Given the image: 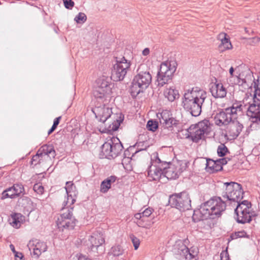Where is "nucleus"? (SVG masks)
<instances>
[{
	"label": "nucleus",
	"mask_w": 260,
	"mask_h": 260,
	"mask_svg": "<svg viewBox=\"0 0 260 260\" xmlns=\"http://www.w3.org/2000/svg\"><path fill=\"white\" fill-rule=\"evenodd\" d=\"M123 253V250L119 245L113 246L111 249L110 253L114 256H118Z\"/></svg>",
	"instance_id": "nucleus-36"
},
{
	"label": "nucleus",
	"mask_w": 260,
	"mask_h": 260,
	"mask_svg": "<svg viewBox=\"0 0 260 260\" xmlns=\"http://www.w3.org/2000/svg\"><path fill=\"white\" fill-rule=\"evenodd\" d=\"M251 72H250L249 70L248 71L247 74H248L250 78L253 77V76L251 75Z\"/></svg>",
	"instance_id": "nucleus-55"
},
{
	"label": "nucleus",
	"mask_w": 260,
	"mask_h": 260,
	"mask_svg": "<svg viewBox=\"0 0 260 260\" xmlns=\"http://www.w3.org/2000/svg\"><path fill=\"white\" fill-rule=\"evenodd\" d=\"M242 110L243 107L241 104H234L232 106L216 114L214 117L215 124L219 126H226L234 119L236 118L238 113Z\"/></svg>",
	"instance_id": "nucleus-4"
},
{
	"label": "nucleus",
	"mask_w": 260,
	"mask_h": 260,
	"mask_svg": "<svg viewBox=\"0 0 260 260\" xmlns=\"http://www.w3.org/2000/svg\"><path fill=\"white\" fill-rule=\"evenodd\" d=\"M32 247L30 246L29 249L30 250L32 249V255L36 258H38L42 252L46 251L47 249L46 244L44 242L38 241L35 244H33ZM30 245V243H29Z\"/></svg>",
	"instance_id": "nucleus-23"
},
{
	"label": "nucleus",
	"mask_w": 260,
	"mask_h": 260,
	"mask_svg": "<svg viewBox=\"0 0 260 260\" xmlns=\"http://www.w3.org/2000/svg\"><path fill=\"white\" fill-rule=\"evenodd\" d=\"M207 98V92L199 88H192L185 92L182 98V106L193 116H199L202 112L205 100Z\"/></svg>",
	"instance_id": "nucleus-2"
},
{
	"label": "nucleus",
	"mask_w": 260,
	"mask_h": 260,
	"mask_svg": "<svg viewBox=\"0 0 260 260\" xmlns=\"http://www.w3.org/2000/svg\"><path fill=\"white\" fill-rule=\"evenodd\" d=\"M153 211L154 210L152 208L148 207L146 208L144 211L139 213L141 214L142 216H143V217H148L150 219H153L154 216L152 218H151V215L152 214Z\"/></svg>",
	"instance_id": "nucleus-39"
},
{
	"label": "nucleus",
	"mask_w": 260,
	"mask_h": 260,
	"mask_svg": "<svg viewBox=\"0 0 260 260\" xmlns=\"http://www.w3.org/2000/svg\"><path fill=\"white\" fill-rule=\"evenodd\" d=\"M48 159H43V160H41V164H43L44 162V160H47Z\"/></svg>",
	"instance_id": "nucleus-56"
},
{
	"label": "nucleus",
	"mask_w": 260,
	"mask_h": 260,
	"mask_svg": "<svg viewBox=\"0 0 260 260\" xmlns=\"http://www.w3.org/2000/svg\"><path fill=\"white\" fill-rule=\"evenodd\" d=\"M63 2L66 8L68 9H71L74 5V3L72 0H63Z\"/></svg>",
	"instance_id": "nucleus-44"
},
{
	"label": "nucleus",
	"mask_w": 260,
	"mask_h": 260,
	"mask_svg": "<svg viewBox=\"0 0 260 260\" xmlns=\"http://www.w3.org/2000/svg\"><path fill=\"white\" fill-rule=\"evenodd\" d=\"M164 96L169 101L173 102L179 98V92L173 87L167 88L164 92Z\"/></svg>",
	"instance_id": "nucleus-30"
},
{
	"label": "nucleus",
	"mask_w": 260,
	"mask_h": 260,
	"mask_svg": "<svg viewBox=\"0 0 260 260\" xmlns=\"http://www.w3.org/2000/svg\"><path fill=\"white\" fill-rule=\"evenodd\" d=\"M118 128V126H117L116 125H113L112 127V130L115 131H116Z\"/></svg>",
	"instance_id": "nucleus-54"
},
{
	"label": "nucleus",
	"mask_w": 260,
	"mask_h": 260,
	"mask_svg": "<svg viewBox=\"0 0 260 260\" xmlns=\"http://www.w3.org/2000/svg\"><path fill=\"white\" fill-rule=\"evenodd\" d=\"M149 52H150L149 49L148 48H146L143 50L142 54L144 56H147V55H148L149 54Z\"/></svg>",
	"instance_id": "nucleus-49"
},
{
	"label": "nucleus",
	"mask_w": 260,
	"mask_h": 260,
	"mask_svg": "<svg viewBox=\"0 0 260 260\" xmlns=\"http://www.w3.org/2000/svg\"><path fill=\"white\" fill-rule=\"evenodd\" d=\"M116 179L117 177L115 176H111L103 181L101 184V191L103 193L107 192Z\"/></svg>",
	"instance_id": "nucleus-26"
},
{
	"label": "nucleus",
	"mask_w": 260,
	"mask_h": 260,
	"mask_svg": "<svg viewBox=\"0 0 260 260\" xmlns=\"http://www.w3.org/2000/svg\"><path fill=\"white\" fill-rule=\"evenodd\" d=\"M78 260H91V259L86 257L85 256L81 255L78 257Z\"/></svg>",
	"instance_id": "nucleus-50"
},
{
	"label": "nucleus",
	"mask_w": 260,
	"mask_h": 260,
	"mask_svg": "<svg viewBox=\"0 0 260 260\" xmlns=\"http://www.w3.org/2000/svg\"><path fill=\"white\" fill-rule=\"evenodd\" d=\"M23 219L24 216L21 214L15 213L11 216L10 223L13 228L18 229L23 223Z\"/></svg>",
	"instance_id": "nucleus-29"
},
{
	"label": "nucleus",
	"mask_w": 260,
	"mask_h": 260,
	"mask_svg": "<svg viewBox=\"0 0 260 260\" xmlns=\"http://www.w3.org/2000/svg\"><path fill=\"white\" fill-rule=\"evenodd\" d=\"M61 116H59V117L56 118L54 120L53 124L52 126H54V127L56 128V127L57 126V125H58V124L59 123V121H60V120L61 119Z\"/></svg>",
	"instance_id": "nucleus-48"
},
{
	"label": "nucleus",
	"mask_w": 260,
	"mask_h": 260,
	"mask_svg": "<svg viewBox=\"0 0 260 260\" xmlns=\"http://www.w3.org/2000/svg\"><path fill=\"white\" fill-rule=\"evenodd\" d=\"M217 162L219 165L222 167L223 165H226L228 162L227 159L226 158H222L217 159Z\"/></svg>",
	"instance_id": "nucleus-46"
},
{
	"label": "nucleus",
	"mask_w": 260,
	"mask_h": 260,
	"mask_svg": "<svg viewBox=\"0 0 260 260\" xmlns=\"http://www.w3.org/2000/svg\"><path fill=\"white\" fill-rule=\"evenodd\" d=\"M157 123L152 120H149L147 124V128L148 130L154 132L157 128Z\"/></svg>",
	"instance_id": "nucleus-41"
},
{
	"label": "nucleus",
	"mask_w": 260,
	"mask_h": 260,
	"mask_svg": "<svg viewBox=\"0 0 260 260\" xmlns=\"http://www.w3.org/2000/svg\"><path fill=\"white\" fill-rule=\"evenodd\" d=\"M174 252L179 254L182 260H198V248L192 247L187 248L181 241H177L173 247Z\"/></svg>",
	"instance_id": "nucleus-16"
},
{
	"label": "nucleus",
	"mask_w": 260,
	"mask_h": 260,
	"mask_svg": "<svg viewBox=\"0 0 260 260\" xmlns=\"http://www.w3.org/2000/svg\"><path fill=\"white\" fill-rule=\"evenodd\" d=\"M178 121L172 116L170 119H168L167 121L162 124L165 128H169L172 127L173 125H176L178 124Z\"/></svg>",
	"instance_id": "nucleus-37"
},
{
	"label": "nucleus",
	"mask_w": 260,
	"mask_h": 260,
	"mask_svg": "<svg viewBox=\"0 0 260 260\" xmlns=\"http://www.w3.org/2000/svg\"><path fill=\"white\" fill-rule=\"evenodd\" d=\"M111 78L103 76L96 80V85L93 94L100 104H103L111 93Z\"/></svg>",
	"instance_id": "nucleus-6"
},
{
	"label": "nucleus",
	"mask_w": 260,
	"mask_h": 260,
	"mask_svg": "<svg viewBox=\"0 0 260 260\" xmlns=\"http://www.w3.org/2000/svg\"><path fill=\"white\" fill-rule=\"evenodd\" d=\"M87 17L84 13L80 12L74 18L77 23H83L86 21Z\"/></svg>",
	"instance_id": "nucleus-38"
},
{
	"label": "nucleus",
	"mask_w": 260,
	"mask_h": 260,
	"mask_svg": "<svg viewBox=\"0 0 260 260\" xmlns=\"http://www.w3.org/2000/svg\"><path fill=\"white\" fill-rule=\"evenodd\" d=\"M169 202L172 207L175 208L180 211L187 210L191 208V200L189 194L186 192L171 195Z\"/></svg>",
	"instance_id": "nucleus-15"
},
{
	"label": "nucleus",
	"mask_w": 260,
	"mask_h": 260,
	"mask_svg": "<svg viewBox=\"0 0 260 260\" xmlns=\"http://www.w3.org/2000/svg\"><path fill=\"white\" fill-rule=\"evenodd\" d=\"M225 34H220L219 35V39L221 40V44L219 46V50L224 51L227 49L232 48V45L229 39L226 38Z\"/></svg>",
	"instance_id": "nucleus-27"
},
{
	"label": "nucleus",
	"mask_w": 260,
	"mask_h": 260,
	"mask_svg": "<svg viewBox=\"0 0 260 260\" xmlns=\"http://www.w3.org/2000/svg\"><path fill=\"white\" fill-rule=\"evenodd\" d=\"M157 117L159 119L160 123L162 124L167 121L168 119H170L172 116L169 111L164 110L161 113L157 114Z\"/></svg>",
	"instance_id": "nucleus-32"
},
{
	"label": "nucleus",
	"mask_w": 260,
	"mask_h": 260,
	"mask_svg": "<svg viewBox=\"0 0 260 260\" xmlns=\"http://www.w3.org/2000/svg\"><path fill=\"white\" fill-rule=\"evenodd\" d=\"M215 80V82L212 83L210 88L212 95L216 99L225 97L227 93L226 88L224 87L222 83L218 81L216 79Z\"/></svg>",
	"instance_id": "nucleus-21"
},
{
	"label": "nucleus",
	"mask_w": 260,
	"mask_h": 260,
	"mask_svg": "<svg viewBox=\"0 0 260 260\" xmlns=\"http://www.w3.org/2000/svg\"><path fill=\"white\" fill-rule=\"evenodd\" d=\"M126 153H127V152H126V151H125V152H124V154L125 155H126Z\"/></svg>",
	"instance_id": "nucleus-57"
},
{
	"label": "nucleus",
	"mask_w": 260,
	"mask_h": 260,
	"mask_svg": "<svg viewBox=\"0 0 260 260\" xmlns=\"http://www.w3.org/2000/svg\"><path fill=\"white\" fill-rule=\"evenodd\" d=\"M134 217L136 220V221H135L136 223L139 227L149 229L153 223L152 219L148 217H144L143 216H142L141 214L138 213L135 214Z\"/></svg>",
	"instance_id": "nucleus-25"
},
{
	"label": "nucleus",
	"mask_w": 260,
	"mask_h": 260,
	"mask_svg": "<svg viewBox=\"0 0 260 260\" xmlns=\"http://www.w3.org/2000/svg\"><path fill=\"white\" fill-rule=\"evenodd\" d=\"M254 93L251 96L253 103L249 104L247 109V115L250 117L253 123L260 122V79L253 81Z\"/></svg>",
	"instance_id": "nucleus-5"
},
{
	"label": "nucleus",
	"mask_w": 260,
	"mask_h": 260,
	"mask_svg": "<svg viewBox=\"0 0 260 260\" xmlns=\"http://www.w3.org/2000/svg\"><path fill=\"white\" fill-rule=\"evenodd\" d=\"M65 189L67 194H73L74 196H76L77 192L75 189V186L72 182H66Z\"/></svg>",
	"instance_id": "nucleus-33"
},
{
	"label": "nucleus",
	"mask_w": 260,
	"mask_h": 260,
	"mask_svg": "<svg viewBox=\"0 0 260 260\" xmlns=\"http://www.w3.org/2000/svg\"><path fill=\"white\" fill-rule=\"evenodd\" d=\"M218 155L220 157L224 156L228 152V149L223 144H220L217 150Z\"/></svg>",
	"instance_id": "nucleus-35"
},
{
	"label": "nucleus",
	"mask_w": 260,
	"mask_h": 260,
	"mask_svg": "<svg viewBox=\"0 0 260 260\" xmlns=\"http://www.w3.org/2000/svg\"><path fill=\"white\" fill-rule=\"evenodd\" d=\"M226 206V203L220 197H214L202 204L200 208L194 211L192 220L198 222L219 218L225 211Z\"/></svg>",
	"instance_id": "nucleus-1"
},
{
	"label": "nucleus",
	"mask_w": 260,
	"mask_h": 260,
	"mask_svg": "<svg viewBox=\"0 0 260 260\" xmlns=\"http://www.w3.org/2000/svg\"><path fill=\"white\" fill-rule=\"evenodd\" d=\"M220 260H230L227 250H223L220 254Z\"/></svg>",
	"instance_id": "nucleus-45"
},
{
	"label": "nucleus",
	"mask_w": 260,
	"mask_h": 260,
	"mask_svg": "<svg viewBox=\"0 0 260 260\" xmlns=\"http://www.w3.org/2000/svg\"><path fill=\"white\" fill-rule=\"evenodd\" d=\"M144 66L141 65L138 70V74L134 77L130 88L132 96L136 97L139 93L143 92L150 85L152 81V76L148 71H141Z\"/></svg>",
	"instance_id": "nucleus-3"
},
{
	"label": "nucleus",
	"mask_w": 260,
	"mask_h": 260,
	"mask_svg": "<svg viewBox=\"0 0 260 260\" xmlns=\"http://www.w3.org/2000/svg\"><path fill=\"white\" fill-rule=\"evenodd\" d=\"M258 39L259 40H260V38H258Z\"/></svg>",
	"instance_id": "nucleus-58"
},
{
	"label": "nucleus",
	"mask_w": 260,
	"mask_h": 260,
	"mask_svg": "<svg viewBox=\"0 0 260 260\" xmlns=\"http://www.w3.org/2000/svg\"><path fill=\"white\" fill-rule=\"evenodd\" d=\"M55 129H56L55 127L52 126L51 128L48 132V135H50Z\"/></svg>",
	"instance_id": "nucleus-52"
},
{
	"label": "nucleus",
	"mask_w": 260,
	"mask_h": 260,
	"mask_svg": "<svg viewBox=\"0 0 260 260\" xmlns=\"http://www.w3.org/2000/svg\"><path fill=\"white\" fill-rule=\"evenodd\" d=\"M73 208H64L61 213L58 217L56 224L59 230L63 231L65 230H73L76 222V219L73 215Z\"/></svg>",
	"instance_id": "nucleus-13"
},
{
	"label": "nucleus",
	"mask_w": 260,
	"mask_h": 260,
	"mask_svg": "<svg viewBox=\"0 0 260 260\" xmlns=\"http://www.w3.org/2000/svg\"><path fill=\"white\" fill-rule=\"evenodd\" d=\"M15 260H25L23 255L21 252H18L15 254Z\"/></svg>",
	"instance_id": "nucleus-47"
},
{
	"label": "nucleus",
	"mask_w": 260,
	"mask_h": 260,
	"mask_svg": "<svg viewBox=\"0 0 260 260\" xmlns=\"http://www.w3.org/2000/svg\"><path fill=\"white\" fill-rule=\"evenodd\" d=\"M89 241L91 244V248L93 250L94 248L102 246L105 243V238L101 231H96L90 236Z\"/></svg>",
	"instance_id": "nucleus-22"
},
{
	"label": "nucleus",
	"mask_w": 260,
	"mask_h": 260,
	"mask_svg": "<svg viewBox=\"0 0 260 260\" xmlns=\"http://www.w3.org/2000/svg\"><path fill=\"white\" fill-rule=\"evenodd\" d=\"M123 147L119 139L113 137L102 146V153L105 158L111 159L116 157L122 152Z\"/></svg>",
	"instance_id": "nucleus-11"
},
{
	"label": "nucleus",
	"mask_w": 260,
	"mask_h": 260,
	"mask_svg": "<svg viewBox=\"0 0 260 260\" xmlns=\"http://www.w3.org/2000/svg\"><path fill=\"white\" fill-rule=\"evenodd\" d=\"M44 159V157L42 156L41 154L39 153L38 151L37 154L34 155L31 158V165L36 166L37 165L41 164V160Z\"/></svg>",
	"instance_id": "nucleus-34"
},
{
	"label": "nucleus",
	"mask_w": 260,
	"mask_h": 260,
	"mask_svg": "<svg viewBox=\"0 0 260 260\" xmlns=\"http://www.w3.org/2000/svg\"><path fill=\"white\" fill-rule=\"evenodd\" d=\"M130 238L134 246L135 249L137 250L140 245L139 239L134 235H131Z\"/></svg>",
	"instance_id": "nucleus-42"
},
{
	"label": "nucleus",
	"mask_w": 260,
	"mask_h": 260,
	"mask_svg": "<svg viewBox=\"0 0 260 260\" xmlns=\"http://www.w3.org/2000/svg\"><path fill=\"white\" fill-rule=\"evenodd\" d=\"M164 177L169 179H176L186 168V163L183 161H176L172 163L162 161Z\"/></svg>",
	"instance_id": "nucleus-12"
},
{
	"label": "nucleus",
	"mask_w": 260,
	"mask_h": 260,
	"mask_svg": "<svg viewBox=\"0 0 260 260\" xmlns=\"http://www.w3.org/2000/svg\"><path fill=\"white\" fill-rule=\"evenodd\" d=\"M234 72V69L233 67H231V68L230 69V70H229V72H230V74L231 76H233Z\"/></svg>",
	"instance_id": "nucleus-53"
},
{
	"label": "nucleus",
	"mask_w": 260,
	"mask_h": 260,
	"mask_svg": "<svg viewBox=\"0 0 260 260\" xmlns=\"http://www.w3.org/2000/svg\"><path fill=\"white\" fill-rule=\"evenodd\" d=\"M231 237L232 239H237L238 238H249L248 235L244 231H238L232 234Z\"/></svg>",
	"instance_id": "nucleus-40"
},
{
	"label": "nucleus",
	"mask_w": 260,
	"mask_h": 260,
	"mask_svg": "<svg viewBox=\"0 0 260 260\" xmlns=\"http://www.w3.org/2000/svg\"><path fill=\"white\" fill-rule=\"evenodd\" d=\"M235 220L238 223L241 224L250 223L252 217L256 215L252 208L251 203L247 200L243 201L237 204L235 209Z\"/></svg>",
	"instance_id": "nucleus-7"
},
{
	"label": "nucleus",
	"mask_w": 260,
	"mask_h": 260,
	"mask_svg": "<svg viewBox=\"0 0 260 260\" xmlns=\"http://www.w3.org/2000/svg\"><path fill=\"white\" fill-rule=\"evenodd\" d=\"M76 196H74L73 194H67V198L62 203V207L61 211H62V210L64 208L69 209L70 207H73L74 208L73 205L76 201Z\"/></svg>",
	"instance_id": "nucleus-31"
},
{
	"label": "nucleus",
	"mask_w": 260,
	"mask_h": 260,
	"mask_svg": "<svg viewBox=\"0 0 260 260\" xmlns=\"http://www.w3.org/2000/svg\"><path fill=\"white\" fill-rule=\"evenodd\" d=\"M209 121L205 119L195 125H191L188 129V137L196 143L205 138V134L208 132Z\"/></svg>",
	"instance_id": "nucleus-14"
},
{
	"label": "nucleus",
	"mask_w": 260,
	"mask_h": 260,
	"mask_svg": "<svg viewBox=\"0 0 260 260\" xmlns=\"http://www.w3.org/2000/svg\"><path fill=\"white\" fill-rule=\"evenodd\" d=\"M95 115V117L102 123H104L111 115L112 113L111 108L107 107L105 104L98 106L92 110Z\"/></svg>",
	"instance_id": "nucleus-18"
},
{
	"label": "nucleus",
	"mask_w": 260,
	"mask_h": 260,
	"mask_svg": "<svg viewBox=\"0 0 260 260\" xmlns=\"http://www.w3.org/2000/svg\"><path fill=\"white\" fill-rule=\"evenodd\" d=\"M149 179L150 181L159 180L164 177L162 161L156 154L151 157V165L147 170Z\"/></svg>",
	"instance_id": "nucleus-17"
},
{
	"label": "nucleus",
	"mask_w": 260,
	"mask_h": 260,
	"mask_svg": "<svg viewBox=\"0 0 260 260\" xmlns=\"http://www.w3.org/2000/svg\"><path fill=\"white\" fill-rule=\"evenodd\" d=\"M206 165L207 171L212 173L218 172L222 169V167L219 165L217 160H213L211 159H207Z\"/></svg>",
	"instance_id": "nucleus-28"
},
{
	"label": "nucleus",
	"mask_w": 260,
	"mask_h": 260,
	"mask_svg": "<svg viewBox=\"0 0 260 260\" xmlns=\"http://www.w3.org/2000/svg\"><path fill=\"white\" fill-rule=\"evenodd\" d=\"M38 151L44 159H50L51 158H54L56 155L55 151L52 145H44Z\"/></svg>",
	"instance_id": "nucleus-24"
},
{
	"label": "nucleus",
	"mask_w": 260,
	"mask_h": 260,
	"mask_svg": "<svg viewBox=\"0 0 260 260\" xmlns=\"http://www.w3.org/2000/svg\"><path fill=\"white\" fill-rule=\"evenodd\" d=\"M243 126L239 121L234 119L227 126L226 133L231 139H236L240 134Z\"/></svg>",
	"instance_id": "nucleus-20"
},
{
	"label": "nucleus",
	"mask_w": 260,
	"mask_h": 260,
	"mask_svg": "<svg viewBox=\"0 0 260 260\" xmlns=\"http://www.w3.org/2000/svg\"><path fill=\"white\" fill-rule=\"evenodd\" d=\"M115 60L111 70V79L114 81H122L130 71L131 62L124 56L115 57Z\"/></svg>",
	"instance_id": "nucleus-8"
},
{
	"label": "nucleus",
	"mask_w": 260,
	"mask_h": 260,
	"mask_svg": "<svg viewBox=\"0 0 260 260\" xmlns=\"http://www.w3.org/2000/svg\"><path fill=\"white\" fill-rule=\"evenodd\" d=\"M34 190L38 194H42L44 191V187L39 183H36L34 185Z\"/></svg>",
	"instance_id": "nucleus-43"
},
{
	"label": "nucleus",
	"mask_w": 260,
	"mask_h": 260,
	"mask_svg": "<svg viewBox=\"0 0 260 260\" xmlns=\"http://www.w3.org/2000/svg\"><path fill=\"white\" fill-rule=\"evenodd\" d=\"M24 191V189L22 184L16 183L12 186L4 190L2 193L1 198L2 199L6 198L14 199L20 197Z\"/></svg>",
	"instance_id": "nucleus-19"
},
{
	"label": "nucleus",
	"mask_w": 260,
	"mask_h": 260,
	"mask_svg": "<svg viewBox=\"0 0 260 260\" xmlns=\"http://www.w3.org/2000/svg\"><path fill=\"white\" fill-rule=\"evenodd\" d=\"M10 248L11 249V250L13 251V252L14 253V254H15L16 253H18V252L16 251L15 249V247L13 245V244H10Z\"/></svg>",
	"instance_id": "nucleus-51"
},
{
	"label": "nucleus",
	"mask_w": 260,
	"mask_h": 260,
	"mask_svg": "<svg viewBox=\"0 0 260 260\" xmlns=\"http://www.w3.org/2000/svg\"><path fill=\"white\" fill-rule=\"evenodd\" d=\"M176 62L173 60H167L161 63L157 75L158 86H163L171 82L176 70Z\"/></svg>",
	"instance_id": "nucleus-9"
},
{
	"label": "nucleus",
	"mask_w": 260,
	"mask_h": 260,
	"mask_svg": "<svg viewBox=\"0 0 260 260\" xmlns=\"http://www.w3.org/2000/svg\"><path fill=\"white\" fill-rule=\"evenodd\" d=\"M225 190L223 191L222 198L229 201L231 204L232 203H241L240 201L243 197V191L241 184L235 182H225L224 183Z\"/></svg>",
	"instance_id": "nucleus-10"
}]
</instances>
